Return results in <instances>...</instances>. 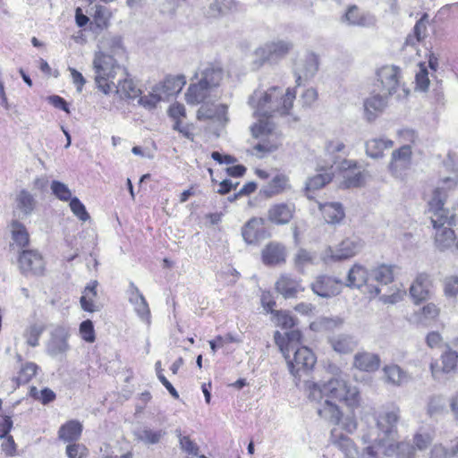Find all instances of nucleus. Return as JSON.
<instances>
[{
  "instance_id": "nucleus-34",
  "label": "nucleus",
  "mask_w": 458,
  "mask_h": 458,
  "mask_svg": "<svg viewBox=\"0 0 458 458\" xmlns=\"http://www.w3.org/2000/svg\"><path fill=\"white\" fill-rule=\"evenodd\" d=\"M324 403L318 409V414L334 425H340L343 419L341 408L328 399H323Z\"/></svg>"
},
{
  "instance_id": "nucleus-9",
  "label": "nucleus",
  "mask_w": 458,
  "mask_h": 458,
  "mask_svg": "<svg viewBox=\"0 0 458 458\" xmlns=\"http://www.w3.org/2000/svg\"><path fill=\"white\" fill-rule=\"evenodd\" d=\"M292 375L297 377L300 372L310 370L316 364L317 358L313 352L306 347L301 346L290 352L289 358H284Z\"/></svg>"
},
{
  "instance_id": "nucleus-60",
  "label": "nucleus",
  "mask_w": 458,
  "mask_h": 458,
  "mask_svg": "<svg viewBox=\"0 0 458 458\" xmlns=\"http://www.w3.org/2000/svg\"><path fill=\"white\" fill-rule=\"evenodd\" d=\"M401 169V148H396L392 153L391 161L388 165L389 172L397 176L400 173Z\"/></svg>"
},
{
  "instance_id": "nucleus-22",
  "label": "nucleus",
  "mask_w": 458,
  "mask_h": 458,
  "mask_svg": "<svg viewBox=\"0 0 458 458\" xmlns=\"http://www.w3.org/2000/svg\"><path fill=\"white\" fill-rule=\"evenodd\" d=\"M342 21L348 25L372 27L376 25V17L369 12H361L355 4L351 5L342 17Z\"/></svg>"
},
{
  "instance_id": "nucleus-47",
  "label": "nucleus",
  "mask_w": 458,
  "mask_h": 458,
  "mask_svg": "<svg viewBox=\"0 0 458 458\" xmlns=\"http://www.w3.org/2000/svg\"><path fill=\"white\" fill-rule=\"evenodd\" d=\"M442 371L449 373L456 369L458 365V352L452 349H447L441 355Z\"/></svg>"
},
{
  "instance_id": "nucleus-63",
  "label": "nucleus",
  "mask_w": 458,
  "mask_h": 458,
  "mask_svg": "<svg viewBox=\"0 0 458 458\" xmlns=\"http://www.w3.org/2000/svg\"><path fill=\"white\" fill-rule=\"evenodd\" d=\"M314 257L306 250L301 249L295 256V265L299 268H302L307 264L313 262Z\"/></svg>"
},
{
  "instance_id": "nucleus-26",
  "label": "nucleus",
  "mask_w": 458,
  "mask_h": 458,
  "mask_svg": "<svg viewBox=\"0 0 458 458\" xmlns=\"http://www.w3.org/2000/svg\"><path fill=\"white\" fill-rule=\"evenodd\" d=\"M290 189L289 177L284 174H276L267 185L263 186L260 192L265 197L271 198Z\"/></svg>"
},
{
  "instance_id": "nucleus-31",
  "label": "nucleus",
  "mask_w": 458,
  "mask_h": 458,
  "mask_svg": "<svg viewBox=\"0 0 458 458\" xmlns=\"http://www.w3.org/2000/svg\"><path fill=\"white\" fill-rule=\"evenodd\" d=\"M286 251L284 245L272 242L262 250V260L266 265H277L285 261Z\"/></svg>"
},
{
  "instance_id": "nucleus-11",
  "label": "nucleus",
  "mask_w": 458,
  "mask_h": 458,
  "mask_svg": "<svg viewBox=\"0 0 458 458\" xmlns=\"http://www.w3.org/2000/svg\"><path fill=\"white\" fill-rule=\"evenodd\" d=\"M69 328L65 326H56L50 333V338L47 343L46 352L52 358H62L70 349L68 339Z\"/></svg>"
},
{
  "instance_id": "nucleus-41",
  "label": "nucleus",
  "mask_w": 458,
  "mask_h": 458,
  "mask_svg": "<svg viewBox=\"0 0 458 458\" xmlns=\"http://www.w3.org/2000/svg\"><path fill=\"white\" fill-rule=\"evenodd\" d=\"M332 348L339 353H349L357 346V341L350 335H340L331 338Z\"/></svg>"
},
{
  "instance_id": "nucleus-64",
  "label": "nucleus",
  "mask_w": 458,
  "mask_h": 458,
  "mask_svg": "<svg viewBox=\"0 0 458 458\" xmlns=\"http://www.w3.org/2000/svg\"><path fill=\"white\" fill-rule=\"evenodd\" d=\"M442 343L443 337L438 332L432 331L426 335V344L431 349L441 347Z\"/></svg>"
},
{
  "instance_id": "nucleus-23",
  "label": "nucleus",
  "mask_w": 458,
  "mask_h": 458,
  "mask_svg": "<svg viewBox=\"0 0 458 458\" xmlns=\"http://www.w3.org/2000/svg\"><path fill=\"white\" fill-rule=\"evenodd\" d=\"M275 343L279 347L284 358H289L290 352L299 348L301 333L297 329H292L282 335L276 331L274 335Z\"/></svg>"
},
{
  "instance_id": "nucleus-62",
  "label": "nucleus",
  "mask_w": 458,
  "mask_h": 458,
  "mask_svg": "<svg viewBox=\"0 0 458 458\" xmlns=\"http://www.w3.org/2000/svg\"><path fill=\"white\" fill-rule=\"evenodd\" d=\"M454 232L449 228H443L441 231H437L436 234V241L440 242L443 246L448 245L449 242H454Z\"/></svg>"
},
{
  "instance_id": "nucleus-12",
  "label": "nucleus",
  "mask_w": 458,
  "mask_h": 458,
  "mask_svg": "<svg viewBox=\"0 0 458 458\" xmlns=\"http://www.w3.org/2000/svg\"><path fill=\"white\" fill-rule=\"evenodd\" d=\"M345 285L356 288L364 286L370 298L379 295L382 291L380 287L370 283L369 272L364 267L358 264L349 270Z\"/></svg>"
},
{
  "instance_id": "nucleus-19",
  "label": "nucleus",
  "mask_w": 458,
  "mask_h": 458,
  "mask_svg": "<svg viewBox=\"0 0 458 458\" xmlns=\"http://www.w3.org/2000/svg\"><path fill=\"white\" fill-rule=\"evenodd\" d=\"M343 283L340 279L319 276L311 284V289L317 295L323 298H330L337 295L341 292Z\"/></svg>"
},
{
  "instance_id": "nucleus-2",
  "label": "nucleus",
  "mask_w": 458,
  "mask_h": 458,
  "mask_svg": "<svg viewBox=\"0 0 458 458\" xmlns=\"http://www.w3.org/2000/svg\"><path fill=\"white\" fill-rule=\"evenodd\" d=\"M309 398L321 403L323 399L335 400L344 403L354 411L360 405V394L356 386L342 377H332L326 382L308 383Z\"/></svg>"
},
{
  "instance_id": "nucleus-1",
  "label": "nucleus",
  "mask_w": 458,
  "mask_h": 458,
  "mask_svg": "<svg viewBox=\"0 0 458 458\" xmlns=\"http://www.w3.org/2000/svg\"><path fill=\"white\" fill-rule=\"evenodd\" d=\"M111 42L110 50L97 52L92 62L96 86L106 95L114 91L117 77L126 75V68L119 64L116 59L124 54L122 41L114 38Z\"/></svg>"
},
{
  "instance_id": "nucleus-14",
  "label": "nucleus",
  "mask_w": 458,
  "mask_h": 458,
  "mask_svg": "<svg viewBox=\"0 0 458 458\" xmlns=\"http://www.w3.org/2000/svg\"><path fill=\"white\" fill-rule=\"evenodd\" d=\"M18 263L21 272L26 276H40L45 270V260L38 250H22L19 256Z\"/></svg>"
},
{
  "instance_id": "nucleus-8",
  "label": "nucleus",
  "mask_w": 458,
  "mask_h": 458,
  "mask_svg": "<svg viewBox=\"0 0 458 458\" xmlns=\"http://www.w3.org/2000/svg\"><path fill=\"white\" fill-rule=\"evenodd\" d=\"M363 242L358 237H350L343 240L335 249L327 247L322 253L321 259L325 263L340 261L357 255L362 249Z\"/></svg>"
},
{
  "instance_id": "nucleus-54",
  "label": "nucleus",
  "mask_w": 458,
  "mask_h": 458,
  "mask_svg": "<svg viewBox=\"0 0 458 458\" xmlns=\"http://www.w3.org/2000/svg\"><path fill=\"white\" fill-rule=\"evenodd\" d=\"M66 454L68 458H87L89 450L84 445L73 443L66 446Z\"/></svg>"
},
{
  "instance_id": "nucleus-29",
  "label": "nucleus",
  "mask_w": 458,
  "mask_h": 458,
  "mask_svg": "<svg viewBox=\"0 0 458 458\" xmlns=\"http://www.w3.org/2000/svg\"><path fill=\"white\" fill-rule=\"evenodd\" d=\"M318 208L327 224H339L345 216L344 207L339 202L320 203Z\"/></svg>"
},
{
  "instance_id": "nucleus-58",
  "label": "nucleus",
  "mask_w": 458,
  "mask_h": 458,
  "mask_svg": "<svg viewBox=\"0 0 458 458\" xmlns=\"http://www.w3.org/2000/svg\"><path fill=\"white\" fill-rule=\"evenodd\" d=\"M444 293L448 297H455L458 294V277L452 276L444 281Z\"/></svg>"
},
{
  "instance_id": "nucleus-27",
  "label": "nucleus",
  "mask_w": 458,
  "mask_h": 458,
  "mask_svg": "<svg viewBox=\"0 0 458 458\" xmlns=\"http://www.w3.org/2000/svg\"><path fill=\"white\" fill-rule=\"evenodd\" d=\"M380 366L377 354L369 352H359L353 357V367L361 371L373 372Z\"/></svg>"
},
{
  "instance_id": "nucleus-25",
  "label": "nucleus",
  "mask_w": 458,
  "mask_h": 458,
  "mask_svg": "<svg viewBox=\"0 0 458 458\" xmlns=\"http://www.w3.org/2000/svg\"><path fill=\"white\" fill-rule=\"evenodd\" d=\"M197 115L199 120L211 119L223 124H225L229 120L227 117V106L223 104L218 106L203 104L198 110Z\"/></svg>"
},
{
  "instance_id": "nucleus-46",
  "label": "nucleus",
  "mask_w": 458,
  "mask_h": 458,
  "mask_svg": "<svg viewBox=\"0 0 458 458\" xmlns=\"http://www.w3.org/2000/svg\"><path fill=\"white\" fill-rule=\"evenodd\" d=\"M333 177L332 172H327V170L324 173L318 174L313 177H310L306 182V191H313L318 190L324 187L326 184L331 182Z\"/></svg>"
},
{
  "instance_id": "nucleus-38",
  "label": "nucleus",
  "mask_w": 458,
  "mask_h": 458,
  "mask_svg": "<svg viewBox=\"0 0 458 458\" xmlns=\"http://www.w3.org/2000/svg\"><path fill=\"white\" fill-rule=\"evenodd\" d=\"M370 283L374 285H387L394 280V272L391 266L380 265L369 272Z\"/></svg>"
},
{
  "instance_id": "nucleus-21",
  "label": "nucleus",
  "mask_w": 458,
  "mask_h": 458,
  "mask_svg": "<svg viewBox=\"0 0 458 458\" xmlns=\"http://www.w3.org/2000/svg\"><path fill=\"white\" fill-rule=\"evenodd\" d=\"M432 282L425 273L419 274L410 287V295L415 304H420L430 296Z\"/></svg>"
},
{
  "instance_id": "nucleus-30",
  "label": "nucleus",
  "mask_w": 458,
  "mask_h": 458,
  "mask_svg": "<svg viewBox=\"0 0 458 458\" xmlns=\"http://www.w3.org/2000/svg\"><path fill=\"white\" fill-rule=\"evenodd\" d=\"M186 83L183 75L167 76L164 81L158 85L157 90L164 96L165 100L170 97L178 94Z\"/></svg>"
},
{
  "instance_id": "nucleus-55",
  "label": "nucleus",
  "mask_w": 458,
  "mask_h": 458,
  "mask_svg": "<svg viewBox=\"0 0 458 458\" xmlns=\"http://www.w3.org/2000/svg\"><path fill=\"white\" fill-rule=\"evenodd\" d=\"M80 334L81 338L88 343H93L95 341V330L91 320L87 319L81 322L80 325Z\"/></svg>"
},
{
  "instance_id": "nucleus-50",
  "label": "nucleus",
  "mask_w": 458,
  "mask_h": 458,
  "mask_svg": "<svg viewBox=\"0 0 458 458\" xmlns=\"http://www.w3.org/2000/svg\"><path fill=\"white\" fill-rule=\"evenodd\" d=\"M416 88L421 91L428 90L429 87L428 72L425 63L419 64V71L415 75Z\"/></svg>"
},
{
  "instance_id": "nucleus-56",
  "label": "nucleus",
  "mask_w": 458,
  "mask_h": 458,
  "mask_svg": "<svg viewBox=\"0 0 458 458\" xmlns=\"http://www.w3.org/2000/svg\"><path fill=\"white\" fill-rule=\"evenodd\" d=\"M440 309L434 302H428L420 310V316L426 320H437L439 318Z\"/></svg>"
},
{
  "instance_id": "nucleus-35",
  "label": "nucleus",
  "mask_w": 458,
  "mask_h": 458,
  "mask_svg": "<svg viewBox=\"0 0 458 458\" xmlns=\"http://www.w3.org/2000/svg\"><path fill=\"white\" fill-rule=\"evenodd\" d=\"M394 146L391 140L386 138H375L366 141V154L372 158H379L383 157L385 149H389Z\"/></svg>"
},
{
  "instance_id": "nucleus-52",
  "label": "nucleus",
  "mask_w": 458,
  "mask_h": 458,
  "mask_svg": "<svg viewBox=\"0 0 458 458\" xmlns=\"http://www.w3.org/2000/svg\"><path fill=\"white\" fill-rule=\"evenodd\" d=\"M70 208L73 215L81 221L85 222L89 219V215L87 212L84 204L77 197L71 199Z\"/></svg>"
},
{
  "instance_id": "nucleus-61",
  "label": "nucleus",
  "mask_w": 458,
  "mask_h": 458,
  "mask_svg": "<svg viewBox=\"0 0 458 458\" xmlns=\"http://www.w3.org/2000/svg\"><path fill=\"white\" fill-rule=\"evenodd\" d=\"M432 442V437L428 433H418L413 437L414 447L419 450L427 449Z\"/></svg>"
},
{
  "instance_id": "nucleus-51",
  "label": "nucleus",
  "mask_w": 458,
  "mask_h": 458,
  "mask_svg": "<svg viewBox=\"0 0 458 458\" xmlns=\"http://www.w3.org/2000/svg\"><path fill=\"white\" fill-rule=\"evenodd\" d=\"M51 190L53 194L63 201L71 200L72 191L68 188V186L59 181H53L51 183Z\"/></svg>"
},
{
  "instance_id": "nucleus-16",
  "label": "nucleus",
  "mask_w": 458,
  "mask_h": 458,
  "mask_svg": "<svg viewBox=\"0 0 458 458\" xmlns=\"http://www.w3.org/2000/svg\"><path fill=\"white\" fill-rule=\"evenodd\" d=\"M377 77L381 92L392 96L397 91L400 80V68L397 65L382 66L377 70Z\"/></svg>"
},
{
  "instance_id": "nucleus-17",
  "label": "nucleus",
  "mask_w": 458,
  "mask_h": 458,
  "mask_svg": "<svg viewBox=\"0 0 458 458\" xmlns=\"http://www.w3.org/2000/svg\"><path fill=\"white\" fill-rule=\"evenodd\" d=\"M339 168L344 173L343 184L345 188L361 187L366 183L368 174L358 166L356 161L344 159Z\"/></svg>"
},
{
  "instance_id": "nucleus-13",
  "label": "nucleus",
  "mask_w": 458,
  "mask_h": 458,
  "mask_svg": "<svg viewBox=\"0 0 458 458\" xmlns=\"http://www.w3.org/2000/svg\"><path fill=\"white\" fill-rule=\"evenodd\" d=\"M318 57L314 53H308L298 59L293 67V74L297 86L302 85L317 73L318 70Z\"/></svg>"
},
{
  "instance_id": "nucleus-5",
  "label": "nucleus",
  "mask_w": 458,
  "mask_h": 458,
  "mask_svg": "<svg viewBox=\"0 0 458 458\" xmlns=\"http://www.w3.org/2000/svg\"><path fill=\"white\" fill-rule=\"evenodd\" d=\"M398 420V411H387L381 414L377 420V437L372 438L370 435H364L362 436L363 442H377L378 445L384 448V454L387 456L398 454L400 448Z\"/></svg>"
},
{
  "instance_id": "nucleus-10",
  "label": "nucleus",
  "mask_w": 458,
  "mask_h": 458,
  "mask_svg": "<svg viewBox=\"0 0 458 458\" xmlns=\"http://www.w3.org/2000/svg\"><path fill=\"white\" fill-rule=\"evenodd\" d=\"M445 191L436 188L428 202L431 223L437 230L441 229L448 221V210L445 208Z\"/></svg>"
},
{
  "instance_id": "nucleus-37",
  "label": "nucleus",
  "mask_w": 458,
  "mask_h": 458,
  "mask_svg": "<svg viewBox=\"0 0 458 458\" xmlns=\"http://www.w3.org/2000/svg\"><path fill=\"white\" fill-rule=\"evenodd\" d=\"M16 208L23 216H28L34 211L37 200L34 196L27 190H21L15 198Z\"/></svg>"
},
{
  "instance_id": "nucleus-36",
  "label": "nucleus",
  "mask_w": 458,
  "mask_h": 458,
  "mask_svg": "<svg viewBox=\"0 0 458 458\" xmlns=\"http://www.w3.org/2000/svg\"><path fill=\"white\" fill-rule=\"evenodd\" d=\"M276 288L284 298H293L302 290L300 283L289 276H282L276 282Z\"/></svg>"
},
{
  "instance_id": "nucleus-39",
  "label": "nucleus",
  "mask_w": 458,
  "mask_h": 458,
  "mask_svg": "<svg viewBox=\"0 0 458 458\" xmlns=\"http://www.w3.org/2000/svg\"><path fill=\"white\" fill-rule=\"evenodd\" d=\"M82 432V425L75 420H69L58 430V437L64 442L76 441Z\"/></svg>"
},
{
  "instance_id": "nucleus-7",
  "label": "nucleus",
  "mask_w": 458,
  "mask_h": 458,
  "mask_svg": "<svg viewBox=\"0 0 458 458\" xmlns=\"http://www.w3.org/2000/svg\"><path fill=\"white\" fill-rule=\"evenodd\" d=\"M293 47V43L289 40L276 39L267 41L255 50V64L260 66L267 62L277 63L290 53Z\"/></svg>"
},
{
  "instance_id": "nucleus-53",
  "label": "nucleus",
  "mask_w": 458,
  "mask_h": 458,
  "mask_svg": "<svg viewBox=\"0 0 458 458\" xmlns=\"http://www.w3.org/2000/svg\"><path fill=\"white\" fill-rule=\"evenodd\" d=\"M387 383L398 386L401 381V369L397 365H387L383 369Z\"/></svg>"
},
{
  "instance_id": "nucleus-59",
  "label": "nucleus",
  "mask_w": 458,
  "mask_h": 458,
  "mask_svg": "<svg viewBox=\"0 0 458 458\" xmlns=\"http://www.w3.org/2000/svg\"><path fill=\"white\" fill-rule=\"evenodd\" d=\"M276 317L277 325L283 328L291 329L295 324L294 318L285 311H277Z\"/></svg>"
},
{
  "instance_id": "nucleus-4",
  "label": "nucleus",
  "mask_w": 458,
  "mask_h": 458,
  "mask_svg": "<svg viewBox=\"0 0 458 458\" xmlns=\"http://www.w3.org/2000/svg\"><path fill=\"white\" fill-rule=\"evenodd\" d=\"M224 77L223 69L214 64H206L195 73L197 83L191 84L186 92V101L196 105L207 99L213 89L217 88Z\"/></svg>"
},
{
  "instance_id": "nucleus-18",
  "label": "nucleus",
  "mask_w": 458,
  "mask_h": 458,
  "mask_svg": "<svg viewBox=\"0 0 458 458\" xmlns=\"http://www.w3.org/2000/svg\"><path fill=\"white\" fill-rule=\"evenodd\" d=\"M126 293L128 301L131 305H133L134 311L138 315L139 318L147 326H149L151 323L150 310L143 294L132 282L129 284Z\"/></svg>"
},
{
  "instance_id": "nucleus-32",
  "label": "nucleus",
  "mask_w": 458,
  "mask_h": 458,
  "mask_svg": "<svg viewBox=\"0 0 458 458\" xmlns=\"http://www.w3.org/2000/svg\"><path fill=\"white\" fill-rule=\"evenodd\" d=\"M165 435L166 431L165 429H153L146 425L134 431L136 440L148 445L160 443Z\"/></svg>"
},
{
  "instance_id": "nucleus-49",
  "label": "nucleus",
  "mask_w": 458,
  "mask_h": 458,
  "mask_svg": "<svg viewBox=\"0 0 458 458\" xmlns=\"http://www.w3.org/2000/svg\"><path fill=\"white\" fill-rule=\"evenodd\" d=\"M164 100V96L157 90V87L155 86L151 92L140 98L139 103L145 108L153 109L160 101Z\"/></svg>"
},
{
  "instance_id": "nucleus-20",
  "label": "nucleus",
  "mask_w": 458,
  "mask_h": 458,
  "mask_svg": "<svg viewBox=\"0 0 458 458\" xmlns=\"http://www.w3.org/2000/svg\"><path fill=\"white\" fill-rule=\"evenodd\" d=\"M242 235L247 244H255L267 236L265 219L252 217L242 228Z\"/></svg>"
},
{
  "instance_id": "nucleus-28",
  "label": "nucleus",
  "mask_w": 458,
  "mask_h": 458,
  "mask_svg": "<svg viewBox=\"0 0 458 458\" xmlns=\"http://www.w3.org/2000/svg\"><path fill=\"white\" fill-rule=\"evenodd\" d=\"M113 92H115L120 98H136L140 94V89L136 86L133 81L129 78V74L126 72V75L119 77L117 83Z\"/></svg>"
},
{
  "instance_id": "nucleus-24",
  "label": "nucleus",
  "mask_w": 458,
  "mask_h": 458,
  "mask_svg": "<svg viewBox=\"0 0 458 458\" xmlns=\"http://www.w3.org/2000/svg\"><path fill=\"white\" fill-rule=\"evenodd\" d=\"M294 211V204L278 203L268 209L267 217L274 224L285 225L291 221Z\"/></svg>"
},
{
  "instance_id": "nucleus-33",
  "label": "nucleus",
  "mask_w": 458,
  "mask_h": 458,
  "mask_svg": "<svg viewBox=\"0 0 458 458\" xmlns=\"http://www.w3.org/2000/svg\"><path fill=\"white\" fill-rule=\"evenodd\" d=\"M235 7L234 0H212L204 14L209 19H218L229 13Z\"/></svg>"
},
{
  "instance_id": "nucleus-57",
  "label": "nucleus",
  "mask_w": 458,
  "mask_h": 458,
  "mask_svg": "<svg viewBox=\"0 0 458 458\" xmlns=\"http://www.w3.org/2000/svg\"><path fill=\"white\" fill-rule=\"evenodd\" d=\"M180 447L181 449L187 453L188 454L193 455V456H199V445L193 442L190 437H181Z\"/></svg>"
},
{
  "instance_id": "nucleus-15",
  "label": "nucleus",
  "mask_w": 458,
  "mask_h": 458,
  "mask_svg": "<svg viewBox=\"0 0 458 458\" xmlns=\"http://www.w3.org/2000/svg\"><path fill=\"white\" fill-rule=\"evenodd\" d=\"M390 97L384 92H371L363 102L364 118L369 123L375 121L387 107Z\"/></svg>"
},
{
  "instance_id": "nucleus-3",
  "label": "nucleus",
  "mask_w": 458,
  "mask_h": 458,
  "mask_svg": "<svg viewBox=\"0 0 458 458\" xmlns=\"http://www.w3.org/2000/svg\"><path fill=\"white\" fill-rule=\"evenodd\" d=\"M296 98L294 89L288 88L285 93L279 87H271L266 92L255 91L249 104L255 108V114L270 118L276 115H289Z\"/></svg>"
},
{
  "instance_id": "nucleus-45",
  "label": "nucleus",
  "mask_w": 458,
  "mask_h": 458,
  "mask_svg": "<svg viewBox=\"0 0 458 458\" xmlns=\"http://www.w3.org/2000/svg\"><path fill=\"white\" fill-rule=\"evenodd\" d=\"M97 282H93L91 285H88L84 292L83 295L81 297V308L85 311L94 312L97 310L96 306L94 304V299L97 296Z\"/></svg>"
},
{
  "instance_id": "nucleus-40",
  "label": "nucleus",
  "mask_w": 458,
  "mask_h": 458,
  "mask_svg": "<svg viewBox=\"0 0 458 458\" xmlns=\"http://www.w3.org/2000/svg\"><path fill=\"white\" fill-rule=\"evenodd\" d=\"M332 443L344 453L346 458H355L358 454L355 444L345 435L340 434L339 436H336L333 430Z\"/></svg>"
},
{
  "instance_id": "nucleus-43",
  "label": "nucleus",
  "mask_w": 458,
  "mask_h": 458,
  "mask_svg": "<svg viewBox=\"0 0 458 458\" xmlns=\"http://www.w3.org/2000/svg\"><path fill=\"white\" fill-rule=\"evenodd\" d=\"M428 13H423L420 19L416 22L413 28V35H409L406 38L405 44L413 45L414 39L416 42H420L426 36L427 31V23H428Z\"/></svg>"
},
{
  "instance_id": "nucleus-44",
  "label": "nucleus",
  "mask_w": 458,
  "mask_h": 458,
  "mask_svg": "<svg viewBox=\"0 0 458 458\" xmlns=\"http://www.w3.org/2000/svg\"><path fill=\"white\" fill-rule=\"evenodd\" d=\"M12 238L14 243L19 247H25L29 243V233L26 227L18 221H13L11 225Z\"/></svg>"
},
{
  "instance_id": "nucleus-48",
  "label": "nucleus",
  "mask_w": 458,
  "mask_h": 458,
  "mask_svg": "<svg viewBox=\"0 0 458 458\" xmlns=\"http://www.w3.org/2000/svg\"><path fill=\"white\" fill-rule=\"evenodd\" d=\"M38 366L34 362H26L21 369L16 377L18 385L29 383L37 374Z\"/></svg>"
},
{
  "instance_id": "nucleus-42",
  "label": "nucleus",
  "mask_w": 458,
  "mask_h": 458,
  "mask_svg": "<svg viewBox=\"0 0 458 458\" xmlns=\"http://www.w3.org/2000/svg\"><path fill=\"white\" fill-rule=\"evenodd\" d=\"M46 330V326L42 322H35L26 327L23 332V337L29 346L36 347L39 344V338Z\"/></svg>"
},
{
  "instance_id": "nucleus-6",
  "label": "nucleus",
  "mask_w": 458,
  "mask_h": 458,
  "mask_svg": "<svg viewBox=\"0 0 458 458\" xmlns=\"http://www.w3.org/2000/svg\"><path fill=\"white\" fill-rule=\"evenodd\" d=\"M251 135L259 140L254 150L264 155L272 153L279 148L284 136L278 127L268 118L259 117V121L250 127Z\"/></svg>"
}]
</instances>
